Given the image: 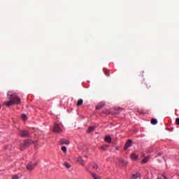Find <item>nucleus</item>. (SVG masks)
Listing matches in <instances>:
<instances>
[{
    "mask_svg": "<svg viewBox=\"0 0 179 179\" xmlns=\"http://www.w3.org/2000/svg\"><path fill=\"white\" fill-rule=\"evenodd\" d=\"M7 99H8L9 101L3 102L4 106H6L7 107L15 106V104H20L21 103L20 98L11 91L8 92Z\"/></svg>",
    "mask_w": 179,
    "mask_h": 179,
    "instance_id": "obj_1",
    "label": "nucleus"
},
{
    "mask_svg": "<svg viewBox=\"0 0 179 179\" xmlns=\"http://www.w3.org/2000/svg\"><path fill=\"white\" fill-rule=\"evenodd\" d=\"M33 143V141L31 140H25L24 143L20 145V150H24L26 148L30 146Z\"/></svg>",
    "mask_w": 179,
    "mask_h": 179,
    "instance_id": "obj_2",
    "label": "nucleus"
},
{
    "mask_svg": "<svg viewBox=\"0 0 179 179\" xmlns=\"http://www.w3.org/2000/svg\"><path fill=\"white\" fill-rule=\"evenodd\" d=\"M62 131V129L59 127V124L55 123L53 126V132H55V134H61Z\"/></svg>",
    "mask_w": 179,
    "mask_h": 179,
    "instance_id": "obj_3",
    "label": "nucleus"
},
{
    "mask_svg": "<svg viewBox=\"0 0 179 179\" xmlns=\"http://www.w3.org/2000/svg\"><path fill=\"white\" fill-rule=\"evenodd\" d=\"M36 166H37V163H29L27 165V169L31 171L32 170H34L36 169Z\"/></svg>",
    "mask_w": 179,
    "mask_h": 179,
    "instance_id": "obj_4",
    "label": "nucleus"
},
{
    "mask_svg": "<svg viewBox=\"0 0 179 179\" xmlns=\"http://www.w3.org/2000/svg\"><path fill=\"white\" fill-rule=\"evenodd\" d=\"M20 136H22L23 138H26V136H29V131L26 130H21L20 131Z\"/></svg>",
    "mask_w": 179,
    "mask_h": 179,
    "instance_id": "obj_5",
    "label": "nucleus"
},
{
    "mask_svg": "<svg viewBox=\"0 0 179 179\" xmlns=\"http://www.w3.org/2000/svg\"><path fill=\"white\" fill-rule=\"evenodd\" d=\"M155 157H157L158 162H159V163H162V162H163L164 160V157H163V155H162V154H157Z\"/></svg>",
    "mask_w": 179,
    "mask_h": 179,
    "instance_id": "obj_6",
    "label": "nucleus"
},
{
    "mask_svg": "<svg viewBox=\"0 0 179 179\" xmlns=\"http://www.w3.org/2000/svg\"><path fill=\"white\" fill-rule=\"evenodd\" d=\"M90 173L93 179H101V176L96 174V173H93L92 171H90Z\"/></svg>",
    "mask_w": 179,
    "mask_h": 179,
    "instance_id": "obj_7",
    "label": "nucleus"
},
{
    "mask_svg": "<svg viewBox=\"0 0 179 179\" xmlns=\"http://www.w3.org/2000/svg\"><path fill=\"white\" fill-rule=\"evenodd\" d=\"M131 145H132V140H128L125 144V148H124L125 150H127L128 148H131Z\"/></svg>",
    "mask_w": 179,
    "mask_h": 179,
    "instance_id": "obj_8",
    "label": "nucleus"
},
{
    "mask_svg": "<svg viewBox=\"0 0 179 179\" xmlns=\"http://www.w3.org/2000/svg\"><path fill=\"white\" fill-rule=\"evenodd\" d=\"M130 159H131V160L136 161L138 160V159H139V156L136 155V154L133 152L130 156Z\"/></svg>",
    "mask_w": 179,
    "mask_h": 179,
    "instance_id": "obj_9",
    "label": "nucleus"
},
{
    "mask_svg": "<svg viewBox=\"0 0 179 179\" xmlns=\"http://www.w3.org/2000/svg\"><path fill=\"white\" fill-rule=\"evenodd\" d=\"M149 160H150V156L145 157L141 161V163H143V164H145L148 163V162H149Z\"/></svg>",
    "mask_w": 179,
    "mask_h": 179,
    "instance_id": "obj_10",
    "label": "nucleus"
},
{
    "mask_svg": "<svg viewBox=\"0 0 179 179\" xmlns=\"http://www.w3.org/2000/svg\"><path fill=\"white\" fill-rule=\"evenodd\" d=\"M104 106H106V103H104V102H101L98 106H96V110H101V108H103V107H104Z\"/></svg>",
    "mask_w": 179,
    "mask_h": 179,
    "instance_id": "obj_11",
    "label": "nucleus"
},
{
    "mask_svg": "<svg viewBox=\"0 0 179 179\" xmlns=\"http://www.w3.org/2000/svg\"><path fill=\"white\" fill-rule=\"evenodd\" d=\"M77 162L80 163L83 166H85V160H83V158H82V157H78L77 158Z\"/></svg>",
    "mask_w": 179,
    "mask_h": 179,
    "instance_id": "obj_12",
    "label": "nucleus"
},
{
    "mask_svg": "<svg viewBox=\"0 0 179 179\" xmlns=\"http://www.w3.org/2000/svg\"><path fill=\"white\" fill-rule=\"evenodd\" d=\"M139 177H141V173H136L131 176V179H138V178H139Z\"/></svg>",
    "mask_w": 179,
    "mask_h": 179,
    "instance_id": "obj_13",
    "label": "nucleus"
},
{
    "mask_svg": "<svg viewBox=\"0 0 179 179\" xmlns=\"http://www.w3.org/2000/svg\"><path fill=\"white\" fill-rule=\"evenodd\" d=\"M60 143H61V145H69V141H68L66 139H62L60 141Z\"/></svg>",
    "mask_w": 179,
    "mask_h": 179,
    "instance_id": "obj_14",
    "label": "nucleus"
},
{
    "mask_svg": "<svg viewBox=\"0 0 179 179\" xmlns=\"http://www.w3.org/2000/svg\"><path fill=\"white\" fill-rule=\"evenodd\" d=\"M119 163L122 164V166H127L128 164V162L124 159H120Z\"/></svg>",
    "mask_w": 179,
    "mask_h": 179,
    "instance_id": "obj_15",
    "label": "nucleus"
},
{
    "mask_svg": "<svg viewBox=\"0 0 179 179\" xmlns=\"http://www.w3.org/2000/svg\"><path fill=\"white\" fill-rule=\"evenodd\" d=\"M105 141H106V142H108V143H111V141H112L111 136H106L105 137Z\"/></svg>",
    "mask_w": 179,
    "mask_h": 179,
    "instance_id": "obj_16",
    "label": "nucleus"
},
{
    "mask_svg": "<svg viewBox=\"0 0 179 179\" xmlns=\"http://www.w3.org/2000/svg\"><path fill=\"white\" fill-rule=\"evenodd\" d=\"M108 148V145H102L100 148L101 150H103V151L107 150Z\"/></svg>",
    "mask_w": 179,
    "mask_h": 179,
    "instance_id": "obj_17",
    "label": "nucleus"
},
{
    "mask_svg": "<svg viewBox=\"0 0 179 179\" xmlns=\"http://www.w3.org/2000/svg\"><path fill=\"white\" fill-rule=\"evenodd\" d=\"M83 104V99H78L77 102V106L79 107Z\"/></svg>",
    "mask_w": 179,
    "mask_h": 179,
    "instance_id": "obj_18",
    "label": "nucleus"
},
{
    "mask_svg": "<svg viewBox=\"0 0 179 179\" xmlns=\"http://www.w3.org/2000/svg\"><path fill=\"white\" fill-rule=\"evenodd\" d=\"M96 127H90L87 129V132L90 133V132H93V131H94Z\"/></svg>",
    "mask_w": 179,
    "mask_h": 179,
    "instance_id": "obj_19",
    "label": "nucleus"
},
{
    "mask_svg": "<svg viewBox=\"0 0 179 179\" xmlns=\"http://www.w3.org/2000/svg\"><path fill=\"white\" fill-rule=\"evenodd\" d=\"M151 124L152 125H156V124H157V119H152L151 120Z\"/></svg>",
    "mask_w": 179,
    "mask_h": 179,
    "instance_id": "obj_20",
    "label": "nucleus"
},
{
    "mask_svg": "<svg viewBox=\"0 0 179 179\" xmlns=\"http://www.w3.org/2000/svg\"><path fill=\"white\" fill-rule=\"evenodd\" d=\"M64 166L66 167V169H71V165L68 162H64Z\"/></svg>",
    "mask_w": 179,
    "mask_h": 179,
    "instance_id": "obj_21",
    "label": "nucleus"
},
{
    "mask_svg": "<svg viewBox=\"0 0 179 179\" xmlns=\"http://www.w3.org/2000/svg\"><path fill=\"white\" fill-rule=\"evenodd\" d=\"M92 168L94 169V170H99V165L97 164H94L92 165Z\"/></svg>",
    "mask_w": 179,
    "mask_h": 179,
    "instance_id": "obj_22",
    "label": "nucleus"
},
{
    "mask_svg": "<svg viewBox=\"0 0 179 179\" xmlns=\"http://www.w3.org/2000/svg\"><path fill=\"white\" fill-rule=\"evenodd\" d=\"M143 87L144 89H149L150 87H151L150 85L145 83L143 85Z\"/></svg>",
    "mask_w": 179,
    "mask_h": 179,
    "instance_id": "obj_23",
    "label": "nucleus"
},
{
    "mask_svg": "<svg viewBox=\"0 0 179 179\" xmlns=\"http://www.w3.org/2000/svg\"><path fill=\"white\" fill-rule=\"evenodd\" d=\"M62 152H64V153H66V152H67L66 147L62 146Z\"/></svg>",
    "mask_w": 179,
    "mask_h": 179,
    "instance_id": "obj_24",
    "label": "nucleus"
},
{
    "mask_svg": "<svg viewBox=\"0 0 179 179\" xmlns=\"http://www.w3.org/2000/svg\"><path fill=\"white\" fill-rule=\"evenodd\" d=\"M22 120H23L24 121H25V120H27V116H26L25 114H23V115H22Z\"/></svg>",
    "mask_w": 179,
    "mask_h": 179,
    "instance_id": "obj_25",
    "label": "nucleus"
},
{
    "mask_svg": "<svg viewBox=\"0 0 179 179\" xmlns=\"http://www.w3.org/2000/svg\"><path fill=\"white\" fill-rule=\"evenodd\" d=\"M138 112L140 114H145V112H144L143 110H142V109H138Z\"/></svg>",
    "mask_w": 179,
    "mask_h": 179,
    "instance_id": "obj_26",
    "label": "nucleus"
},
{
    "mask_svg": "<svg viewBox=\"0 0 179 179\" xmlns=\"http://www.w3.org/2000/svg\"><path fill=\"white\" fill-rule=\"evenodd\" d=\"M13 179H19V176H17V175H13Z\"/></svg>",
    "mask_w": 179,
    "mask_h": 179,
    "instance_id": "obj_27",
    "label": "nucleus"
},
{
    "mask_svg": "<svg viewBox=\"0 0 179 179\" xmlns=\"http://www.w3.org/2000/svg\"><path fill=\"white\" fill-rule=\"evenodd\" d=\"M176 125H179V117H177L176 120Z\"/></svg>",
    "mask_w": 179,
    "mask_h": 179,
    "instance_id": "obj_28",
    "label": "nucleus"
},
{
    "mask_svg": "<svg viewBox=\"0 0 179 179\" xmlns=\"http://www.w3.org/2000/svg\"><path fill=\"white\" fill-rule=\"evenodd\" d=\"M117 110H124L122 108H117Z\"/></svg>",
    "mask_w": 179,
    "mask_h": 179,
    "instance_id": "obj_29",
    "label": "nucleus"
},
{
    "mask_svg": "<svg viewBox=\"0 0 179 179\" xmlns=\"http://www.w3.org/2000/svg\"><path fill=\"white\" fill-rule=\"evenodd\" d=\"M1 105H0V108H1Z\"/></svg>",
    "mask_w": 179,
    "mask_h": 179,
    "instance_id": "obj_30",
    "label": "nucleus"
}]
</instances>
